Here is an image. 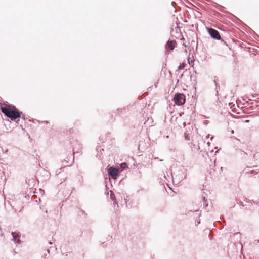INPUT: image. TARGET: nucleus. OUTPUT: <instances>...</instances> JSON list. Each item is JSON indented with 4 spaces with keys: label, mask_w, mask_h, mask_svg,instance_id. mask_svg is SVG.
I'll use <instances>...</instances> for the list:
<instances>
[{
    "label": "nucleus",
    "mask_w": 259,
    "mask_h": 259,
    "mask_svg": "<svg viewBox=\"0 0 259 259\" xmlns=\"http://www.w3.org/2000/svg\"><path fill=\"white\" fill-rule=\"evenodd\" d=\"M74 142H76V144H75V146H74L73 145V154L72 155H71L70 156L67 157L63 161H62V165L63 166V167H61L60 168L59 171L57 170V171H56L57 175H59L60 173H61L62 171L63 168H64V167L70 166L71 165H72V164L74 162V155L75 153L79 154V155L81 154V153H82L81 151L75 152V149L79 150V149L82 148L81 144L80 143H78L77 140H74L73 139H72V141H70V143L71 144H73Z\"/></svg>",
    "instance_id": "f257e3e1"
},
{
    "label": "nucleus",
    "mask_w": 259,
    "mask_h": 259,
    "mask_svg": "<svg viewBox=\"0 0 259 259\" xmlns=\"http://www.w3.org/2000/svg\"><path fill=\"white\" fill-rule=\"evenodd\" d=\"M108 176L109 179L116 180L119 176L118 170L113 166H108L107 168Z\"/></svg>",
    "instance_id": "f03ea898"
},
{
    "label": "nucleus",
    "mask_w": 259,
    "mask_h": 259,
    "mask_svg": "<svg viewBox=\"0 0 259 259\" xmlns=\"http://www.w3.org/2000/svg\"><path fill=\"white\" fill-rule=\"evenodd\" d=\"M195 130L196 128L193 127L192 126H189L187 127L186 128V131L184 134L185 139L187 141H190L191 139H192Z\"/></svg>",
    "instance_id": "7ed1b4c3"
},
{
    "label": "nucleus",
    "mask_w": 259,
    "mask_h": 259,
    "mask_svg": "<svg viewBox=\"0 0 259 259\" xmlns=\"http://www.w3.org/2000/svg\"><path fill=\"white\" fill-rule=\"evenodd\" d=\"M174 101L178 105H183L186 101L185 96L182 93H177L174 96Z\"/></svg>",
    "instance_id": "20e7f679"
},
{
    "label": "nucleus",
    "mask_w": 259,
    "mask_h": 259,
    "mask_svg": "<svg viewBox=\"0 0 259 259\" xmlns=\"http://www.w3.org/2000/svg\"><path fill=\"white\" fill-rule=\"evenodd\" d=\"M4 115L8 118L7 120L10 119L11 121H14L17 123H19L20 119L22 117L24 119L25 114H4Z\"/></svg>",
    "instance_id": "39448f33"
},
{
    "label": "nucleus",
    "mask_w": 259,
    "mask_h": 259,
    "mask_svg": "<svg viewBox=\"0 0 259 259\" xmlns=\"http://www.w3.org/2000/svg\"><path fill=\"white\" fill-rule=\"evenodd\" d=\"M1 111L3 113H20L18 110L12 105H7L5 107H1Z\"/></svg>",
    "instance_id": "423d86ee"
},
{
    "label": "nucleus",
    "mask_w": 259,
    "mask_h": 259,
    "mask_svg": "<svg viewBox=\"0 0 259 259\" xmlns=\"http://www.w3.org/2000/svg\"><path fill=\"white\" fill-rule=\"evenodd\" d=\"M250 165H253V167L256 168V170H259V152H256L253 154V161L249 162Z\"/></svg>",
    "instance_id": "0eeeda50"
},
{
    "label": "nucleus",
    "mask_w": 259,
    "mask_h": 259,
    "mask_svg": "<svg viewBox=\"0 0 259 259\" xmlns=\"http://www.w3.org/2000/svg\"><path fill=\"white\" fill-rule=\"evenodd\" d=\"M208 32L210 35L214 39L220 40L221 39V36L218 31L212 28H207Z\"/></svg>",
    "instance_id": "6e6552de"
},
{
    "label": "nucleus",
    "mask_w": 259,
    "mask_h": 259,
    "mask_svg": "<svg viewBox=\"0 0 259 259\" xmlns=\"http://www.w3.org/2000/svg\"><path fill=\"white\" fill-rule=\"evenodd\" d=\"M236 154L238 155L241 156L242 159L243 161H246L247 160V157L249 155L250 156H251V153L249 154L243 150L241 149H237L236 150Z\"/></svg>",
    "instance_id": "1a4fd4ad"
},
{
    "label": "nucleus",
    "mask_w": 259,
    "mask_h": 259,
    "mask_svg": "<svg viewBox=\"0 0 259 259\" xmlns=\"http://www.w3.org/2000/svg\"><path fill=\"white\" fill-rule=\"evenodd\" d=\"M12 235V240H13L15 243L17 244H20L21 243L20 240V234L19 232H12L11 233Z\"/></svg>",
    "instance_id": "9d476101"
},
{
    "label": "nucleus",
    "mask_w": 259,
    "mask_h": 259,
    "mask_svg": "<svg viewBox=\"0 0 259 259\" xmlns=\"http://www.w3.org/2000/svg\"><path fill=\"white\" fill-rule=\"evenodd\" d=\"M1 150L4 155H6L7 157L1 158V164L8 163V161L10 159V156L8 155L9 150L8 149L4 150L1 147Z\"/></svg>",
    "instance_id": "9b49d317"
},
{
    "label": "nucleus",
    "mask_w": 259,
    "mask_h": 259,
    "mask_svg": "<svg viewBox=\"0 0 259 259\" xmlns=\"http://www.w3.org/2000/svg\"><path fill=\"white\" fill-rule=\"evenodd\" d=\"M172 180L174 182L176 181L178 183H180L184 178V175L181 171L179 174L177 175L175 174H172Z\"/></svg>",
    "instance_id": "f8f14e48"
},
{
    "label": "nucleus",
    "mask_w": 259,
    "mask_h": 259,
    "mask_svg": "<svg viewBox=\"0 0 259 259\" xmlns=\"http://www.w3.org/2000/svg\"><path fill=\"white\" fill-rule=\"evenodd\" d=\"M252 165V166H246L244 169V172H245V173L250 174H253L255 172V171L256 170V168L253 167V165Z\"/></svg>",
    "instance_id": "ddd939ff"
},
{
    "label": "nucleus",
    "mask_w": 259,
    "mask_h": 259,
    "mask_svg": "<svg viewBox=\"0 0 259 259\" xmlns=\"http://www.w3.org/2000/svg\"><path fill=\"white\" fill-rule=\"evenodd\" d=\"M176 42L175 41H169L166 45V48L172 50L175 47Z\"/></svg>",
    "instance_id": "4468645a"
},
{
    "label": "nucleus",
    "mask_w": 259,
    "mask_h": 259,
    "mask_svg": "<svg viewBox=\"0 0 259 259\" xmlns=\"http://www.w3.org/2000/svg\"><path fill=\"white\" fill-rule=\"evenodd\" d=\"M110 192L111 193L110 198L113 201V204L114 205V209H115L116 205H117V207H118V205L117 202L115 200V196L114 195V194L113 193L112 191H110Z\"/></svg>",
    "instance_id": "2eb2a0df"
},
{
    "label": "nucleus",
    "mask_w": 259,
    "mask_h": 259,
    "mask_svg": "<svg viewBox=\"0 0 259 259\" xmlns=\"http://www.w3.org/2000/svg\"><path fill=\"white\" fill-rule=\"evenodd\" d=\"M120 168L123 170L128 168V164L126 162H122L120 164Z\"/></svg>",
    "instance_id": "dca6fc26"
},
{
    "label": "nucleus",
    "mask_w": 259,
    "mask_h": 259,
    "mask_svg": "<svg viewBox=\"0 0 259 259\" xmlns=\"http://www.w3.org/2000/svg\"><path fill=\"white\" fill-rule=\"evenodd\" d=\"M115 120V118L114 117L113 115L110 114V119L109 120V122L110 123L113 122Z\"/></svg>",
    "instance_id": "f3484780"
},
{
    "label": "nucleus",
    "mask_w": 259,
    "mask_h": 259,
    "mask_svg": "<svg viewBox=\"0 0 259 259\" xmlns=\"http://www.w3.org/2000/svg\"><path fill=\"white\" fill-rule=\"evenodd\" d=\"M74 132V130L72 128H70L66 131V134H68L69 135L73 134Z\"/></svg>",
    "instance_id": "a211bd4d"
},
{
    "label": "nucleus",
    "mask_w": 259,
    "mask_h": 259,
    "mask_svg": "<svg viewBox=\"0 0 259 259\" xmlns=\"http://www.w3.org/2000/svg\"><path fill=\"white\" fill-rule=\"evenodd\" d=\"M32 121L33 122H35V121H37V122H41V123H49L48 121H40V120H37V119H33L32 120Z\"/></svg>",
    "instance_id": "6ab92c4d"
},
{
    "label": "nucleus",
    "mask_w": 259,
    "mask_h": 259,
    "mask_svg": "<svg viewBox=\"0 0 259 259\" xmlns=\"http://www.w3.org/2000/svg\"><path fill=\"white\" fill-rule=\"evenodd\" d=\"M96 151L99 153V152H101L102 151H104L103 148H101L100 146H97L96 149Z\"/></svg>",
    "instance_id": "aec40b11"
},
{
    "label": "nucleus",
    "mask_w": 259,
    "mask_h": 259,
    "mask_svg": "<svg viewBox=\"0 0 259 259\" xmlns=\"http://www.w3.org/2000/svg\"><path fill=\"white\" fill-rule=\"evenodd\" d=\"M177 118L178 117L176 116V115H173L170 119V121L172 122L174 120L176 121Z\"/></svg>",
    "instance_id": "412c9836"
},
{
    "label": "nucleus",
    "mask_w": 259,
    "mask_h": 259,
    "mask_svg": "<svg viewBox=\"0 0 259 259\" xmlns=\"http://www.w3.org/2000/svg\"><path fill=\"white\" fill-rule=\"evenodd\" d=\"M247 202L250 203L251 204L253 203V204H257V203H256V202L254 201L253 200H249L248 201H247Z\"/></svg>",
    "instance_id": "4be33fe9"
},
{
    "label": "nucleus",
    "mask_w": 259,
    "mask_h": 259,
    "mask_svg": "<svg viewBox=\"0 0 259 259\" xmlns=\"http://www.w3.org/2000/svg\"><path fill=\"white\" fill-rule=\"evenodd\" d=\"M132 160L133 161V165L134 166H137V164L136 163L135 159L133 158H132Z\"/></svg>",
    "instance_id": "5701e85b"
},
{
    "label": "nucleus",
    "mask_w": 259,
    "mask_h": 259,
    "mask_svg": "<svg viewBox=\"0 0 259 259\" xmlns=\"http://www.w3.org/2000/svg\"><path fill=\"white\" fill-rule=\"evenodd\" d=\"M185 67V65L184 64H182V65H180L179 67V69H183Z\"/></svg>",
    "instance_id": "b1692460"
},
{
    "label": "nucleus",
    "mask_w": 259,
    "mask_h": 259,
    "mask_svg": "<svg viewBox=\"0 0 259 259\" xmlns=\"http://www.w3.org/2000/svg\"><path fill=\"white\" fill-rule=\"evenodd\" d=\"M209 121L208 120H204L203 121V124H205V125H207L208 123H209Z\"/></svg>",
    "instance_id": "393cba45"
},
{
    "label": "nucleus",
    "mask_w": 259,
    "mask_h": 259,
    "mask_svg": "<svg viewBox=\"0 0 259 259\" xmlns=\"http://www.w3.org/2000/svg\"><path fill=\"white\" fill-rule=\"evenodd\" d=\"M47 256V254L46 253H45L43 255H42V259H46V256Z\"/></svg>",
    "instance_id": "a878e982"
},
{
    "label": "nucleus",
    "mask_w": 259,
    "mask_h": 259,
    "mask_svg": "<svg viewBox=\"0 0 259 259\" xmlns=\"http://www.w3.org/2000/svg\"><path fill=\"white\" fill-rule=\"evenodd\" d=\"M80 212H81L82 214H85V215H87V214H86L84 210H83L82 209H80Z\"/></svg>",
    "instance_id": "bb28decb"
},
{
    "label": "nucleus",
    "mask_w": 259,
    "mask_h": 259,
    "mask_svg": "<svg viewBox=\"0 0 259 259\" xmlns=\"http://www.w3.org/2000/svg\"><path fill=\"white\" fill-rule=\"evenodd\" d=\"M259 243V240H258V239H255V240H254V243L255 244V243Z\"/></svg>",
    "instance_id": "cd10ccee"
},
{
    "label": "nucleus",
    "mask_w": 259,
    "mask_h": 259,
    "mask_svg": "<svg viewBox=\"0 0 259 259\" xmlns=\"http://www.w3.org/2000/svg\"><path fill=\"white\" fill-rule=\"evenodd\" d=\"M229 115H231V117H233V118H237V117H236V116H235V115H234V114H229Z\"/></svg>",
    "instance_id": "c85d7f7f"
},
{
    "label": "nucleus",
    "mask_w": 259,
    "mask_h": 259,
    "mask_svg": "<svg viewBox=\"0 0 259 259\" xmlns=\"http://www.w3.org/2000/svg\"><path fill=\"white\" fill-rule=\"evenodd\" d=\"M200 115L202 116V117H203V119H205V118H208L207 117H206L205 116H204L202 114H200Z\"/></svg>",
    "instance_id": "c756f323"
},
{
    "label": "nucleus",
    "mask_w": 259,
    "mask_h": 259,
    "mask_svg": "<svg viewBox=\"0 0 259 259\" xmlns=\"http://www.w3.org/2000/svg\"><path fill=\"white\" fill-rule=\"evenodd\" d=\"M96 157H99V158H101V155H99V154H97V155H96Z\"/></svg>",
    "instance_id": "7c9ffc66"
},
{
    "label": "nucleus",
    "mask_w": 259,
    "mask_h": 259,
    "mask_svg": "<svg viewBox=\"0 0 259 259\" xmlns=\"http://www.w3.org/2000/svg\"><path fill=\"white\" fill-rule=\"evenodd\" d=\"M46 251H47V253L49 255L50 250L49 249H48Z\"/></svg>",
    "instance_id": "2f4dec72"
},
{
    "label": "nucleus",
    "mask_w": 259,
    "mask_h": 259,
    "mask_svg": "<svg viewBox=\"0 0 259 259\" xmlns=\"http://www.w3.org/2000/svg\"><path fill=\"white\" fill-rule=\"evenodd\" d=\"M213 138H214V136H212L211 137L210 140L212 141V139H213Z\"/></svg>",
    "instance_id": "473e14b6"
},
{
    "label": "nucleus",
    "mask_w": 259,
    "mask_h": 259,
    "mask_svg": "<svg viewBox=\"0 0 259 259\" xmlns=\"http://www.w3.org/2000/svg\"><path fill=\"white\" fill-rule=\"evenodd\" d=\"M154 159H155V160L158 159V157H155V158H154Z\"/></svg>",
    "instance_id": "72a5a7b5"
},
{
    "label": "nucleus",
    "mask_w": 259,
    "mask_h": 259,
    "mask_svg": "<svg viewBox=\"0 0 259 259\" xmlns=\"http://www.w3.org/2000/svg\"><path fill=\"white\" fill-rule=\"evenodd\" d=\"M166 137L167 138H169L170 137V136H169V135H167V136H166Z\"/></svg>",
    "instance_id": "f704fd0d"
},
{
    "label": "nucleus",
    "mask_w": 259,
    "mask_h": 259,
    "mask_svg": "<svg viewBox=\"0 0 259 259\" xmlns=\"http://www.w3.org/2000/svg\"><path fill=\"white\" fill-rule=\"evenodd\" d=\"M245 209H246V210H247V209L250 210V208H248L247 207H246Z\"/></svg>",
    "instance_id": "c9c22d12"
},
{
    "label": "nucleus",
    "mask_w": 259,
    "mask_h": 259,
    "mask_svg": "<svg viewBox=\"0 0 259 259\" xmlns=\"http://www.w3.org/2000/svg\"><path fill=\"white\" fill-rule=\"evenodd\" d=\"M179 116H180V117H181V116H182V114H179Z\"/></svg>",
    "instance_id": "e433bc0d"
},
{
    "label": "nucleus",
    "mask_w": 259,
    "mask_h": 259,
    "mask_svg": "<svg viewBox=\"0 0 259 259\" xmlns=\"http://www.w3.org/2000/svg\"><path fill=\"white\" fill-rule=\"evenodd\" d=\"M171 115V114H168V116H169V117H170Z\"/></svg>",
    "instance_id": "4c0bfd02"
},
{
    "label": "nucleus",
    "mask_w": 259,
    "mask_h": 259,
    "mask_svg": "<svg viewBox=\"0 0 259 259\" xmlns=\"http://www.w3.org/2000/svg\"><path fill=\"white\" fill-rule=\"evenodd\" d=\"M147 118H148V120L146 121V122H147L149 120V118L148 117Z\"/></svg>",
    "instance_id": "58836bf2"
},
{
    "label": "nucleus",
    "mask_w": 259,
    "mask_h": 259,
    "mask_svg": "<svg viewBox=\"0 0 259 259\" xmlns=\"http://www.w3.org/2000/svg\"><path fill=\"white\" fill-rule=\"evenodd\" d=\"M231 133H234V131H233V130H232Z\"/></svg>",
    "instance_id": "ea45409f"
},
{
    "label": "nucleus",
    "mask_w": 259,
    "mask_h": 259,
    "mask_svg": "<svg viewBox=\"0 0 259 259\" xmlns=\"http://www.w3.org/2000/svg\"><path fill=\"white\" fill-rule=\"evenodd\" d=\"M105 194L108 195V193L105 192Z\"/></svg>",
    "instance_id": "a19ab883"
},
{
    "label": "nucleus",
    "mask_w": 259,
    "mask_h": 259,
    "mask_svg": "<svg viewBox=\"0 0 259 259\" xmlns=\"http://www.w3.org/2000/svg\"><path fill=\"white\" fill-rule=\"evenodd\" d=\"M210 136L209 134H208V135L207 136V137H209Z\"/></svg>",
    "instance_id": "79ce46f5"
},
{
    "label": "nucleus",
    "mask_w": 259,
    "mask_h": 259,
    "mask_svg": "<svg viewBox=\"0 0 259 259\" xmlns=\"http://www.w3.org/2000/svg\"><path fill=\"white\" fill-rule=\"evenodd\" d=\"M163 160V159H160V161H162Z\"/></svg>",
    "instance_id": "37998d69"
},
{
    "label": "nucleus",
    "mask_w": 259,
    "mask_h": 259,
    "mask_svg": "<svg viewBox=\"0 0 259 259\" xmlns=\"http://www.w3.org/2000/svg\"><path fill=\"white\" fill-rule=\"evenodd\" d=\"M248 121V120H245V122H247Z\"/></svg>",
    "instance_id": "c03bdc74"
},
{
    "label": "nucleus",
    "mask_w": 259,
    "mask_h": 259,
    "mask_svg": "<svg viewBox=\"0 0 259 259\" xmlns=\"http://www.w3.org/2000/svg\"><path fill=\"white\" fill-rule=\"evenodd\" d=\"M203 200H204V201H205V198H204Z\"/></svg>",
    "instance_id": "a18cd8bd"
},
{
    "label": "nucleus",
    "mask_w": 259,
    "mask_h": 259,
    "mask_svg": "<svg viewBox=\"0 0 259 259\" xmlns=\"http://www.w3.org/2000/svg\"><path fill=\"white\" fill-rule=\"evenodd\" d=\"M1 168H2V169H4V167H2V166H1Z\"/></svg>",
    "instance_id": "49530a36"
},
{
    "label": "nucleus",
    "mask_w": 259,
    "mask_h": 259,
    "mask_svg": "<svg viewBox=\"0 0 259 259\" xmlns=\"http://www.w3.org/2000/svg\"><path fill=\"white\" fill-rule=\"evenodd\" d=\"M1 168H2V169H4V167H2V166H1Z\"/></svg>",
    "instance_id": "de8ad7c7"
},
{
    "label": "nucleus",
    "mask_w": 259,
    "mask_h": 259,
    "mask_svg": "<svg viewBox=\"0 0 259 259\" xmlns=\"http://www.w3.org/2000/svg\"><path fill=\"white\" fill-rule=\"evenodd\" d=\"M2 175L1 176V179H2Z\"/></svg>",
    "instance_id": "09e8293b"
}]
</instances>
